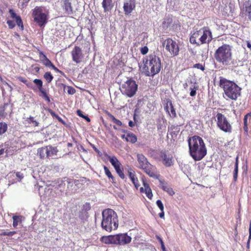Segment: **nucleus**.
Masks as SVG:
<instances>
[{"mask_svg": "<svg viewBox=\"0 0 251 251\" xmlns=\"http://www.w3.org/2000/svg\"><path fill=\"white\" fill-rule=\"evenodd\" d=\"M189 153L195 161H200L207 154V149L203 140L199 136L195 135L188 140Z\"/></svg>", "mask_w": 251, "mask_h": 251, "instance_id": "obj_1", "label": "nucleus"}, {"mask_svg": "<svg viewBox=\"0 0 251 251\" xmlns=\"http://www.w3.org/2000/svg\"><path fill=\"white\" fill-rule=\"evenodd\" d=\"M143 63L142 71L148 76H153L158 74L162 68L161 59L154 53L146 56Z\"/></svg>", "mask_w": 251, "mask_h": 251, "instance_id": "obj_2", "label": "nucleus"}, {"mask_svg": "<svg viewBox=\"0 0 251 251\" xmlns=\"http://www.w3.org/2000/svg\"><path fill=\"white\" fill-rule=\"evenodd\" d=\"M219 86L222 88L224 94L228 98L236 100L241 96V88L235 82L223 77H219Z\"/></svg>", "mask_w": 251, "mask_h": 251, "instance_id": "obj_3", "label": "nucleus"}, {"mask_svg": "<svg viewBox=\"0 0 251 251\" xmlns=\"http://www.w3.org/2000/svg\"><path fill=\"white\" fill-rule=\"evenodd\" d=\"M102 217L101 225L103 229L110 232L118 228L119 220L115 211L110 208L106 209L102 211Z\"/></svg>", "mask_w": 251, "mask_h": 251, "instance_id": "obj_4", "label": "nucleus"}, {"mask_svg": "<svg viewBox=\"0 0 251 251\" xmlns=\"http://www.w3.org/2000/svg\"><path fill=\"white\" fill-rule=\"evenodd\" d=\"M212 40V32L207 26H204L198 30L191 33L190 42L199 46L204 44H209Z\"/></svg>", "mask_w": 251, "mask_h": 251, "instance_id": "obj_5", "label": "nucleus"}, {"mask_svg": "<svg viewBox=\"0 0 251 251\" xmlns=\"http://www.w3.org/2000/svg\"><path fill=\"white\" fill-rule=\"evenodd\" d=\"M214 57L218 63L224 66L229 65L232 58L231 47L223 44L215 50Z\"/></svg>", "mask_w": 251, "mask_h": 251, "instance_id": "obj_6", "label": "nucleus"}, {"mask_svg": "<svg viewBox=\"0 0 251 251\" xmlns=\"http://www.w3.org/2000/svg\"><path fill=\"white\" fill-rule=\"evenodd\" d=\"M155 159L161 162L166 167H170L175 164L174 154L167 150H161L156 153L154 157Z\"/></svg>", "mask_w": 251, "mask_h": 251, "instance_id": "obj_7", "label": "nucleus"}, {"mask_svg": "<svg viewBox=\"0 0 251 251\" xmlns=\"http://www.w3.org/2000/svg\"><path fill=\"white\" fill-rule=\"evenodd\" d=\"M162 46L172 56H176L179 54L180 51L178 44L171 38H167L162 42Z\"/></svg>", "mask_w": 251, "mask_h": 251, "instance_id": "obj_8", "label": "nucleus"}, {"mask_svg": "<svg viewBox=\"0 0 251 251\" xmlns=\"http://www.w3.org/2000/svg\"><path fill=\"white\" fill-rule=\"evenodd\" d=\"M137 89L138 85L135 81L130 78L122 85L121 91L123 94L131 98L135 94Z\"/></svg>", "mask_w": 251, "mask_h": 251, "instance_id": "obj_9", "label": "nucleus"}, {"mask_svg": "<svg viewBox=\"0 0 251 251\" xmlns=\"http://www.w3.org/2000/svg\"><path fill=\"white\" fill-rule=\"evenodd\" d=\"M34 21L41 27H44L48 22L47 15L43 12L42 7L36 6L33 10Z\"/></svg>", "mask_w": 251, "mask_h": 251, "instance_id": "obj_10", "label": "nucleus"}, {"mask_svg": "<svg viewBox=\"0 0 251 251\" xmlns=\"http://www.w3.org/2000/svg\"><path fill=\"white\" fill-rule=\"evenodd\" d=\"M216 124L218 128L225 132L230 133L232 131V126L227 118L221 113L216 115Z\"/></svg>", "mask_w": 251, "mask_h": 251, "instance_id": "obj_11", "label": "nucleus"}, {"mask_svg": "<svg viewBox=\"0 0 251 251\" xmlns=\"http://www.w3.org/2000/svg\"><path fill=\"white\" fill-rule=\"evenodd\" d=\"M115 245L125 246L129 244L131 241V237L127 233H119L114 235Z\"/></svg>", "mask_w": 251, "mask_h": 251, "instance_id": "obj_12", "label": "nucleus"}, {"mask_svg": "<svg viewBox=\"0 0 251 251\" xmlns=\"http://www.w3.org/2000/svg\"><path fill=\"white\" fill-rule=\"evenodd\" d=\"M141 170L151 177L159 179L160 177V175L158 173L156 166L152 165L150 163L143 167Z\"/></svg>", "mask_w": 251, "mask_h": 251, "instance_id": "obj_13", "label": "nucleus"}, {"mask_svg": "<svg viewBox=\"0 0 251 251\" xmlns=\"http://www.w3.org/2000/svg\"><path fill=\"white\" fill-rule=\"evenodd\" d=\"M33 82L36 85L35 87L37 88V91L38 90L40 92L39 96L43 98L48 102H50V98L49 97L46 90L43 87V81L39 79H35L33 80Z\"/></svg>", "mask_w": 251, "mask_h": 251, "instance_id": "obj_14", "label": "nucleus"}, {"mask_svg": "<svg viewBox=\"0 0 251 251\" xmlns=\"http://www.w3.org/2000/svg\"><path fill=\"white\" fill-rule=\"evenodd\" d=\"M72 60L76 63H80L83 59L84 55L81 49L78 46H75L71 51Z\"/></svg>", "mask_w": 251, "mask_h": 251, "instance_id": "obj_15", "label": "nucleus"}, {"mask_svg": "<svg viewBox=\"0 0 251 251\" xmlns=\"http://www.w3.org/2000/svg\"><path fill=\"white\" fill-rule=\"evenodd\" d=\"M136 7L135 0H126L124 3L123 9L126 15L130 14Z\"/></svg>", "mask_w": 251, "mask_h": 251, "instance_id": "obj_16", "label": "nucleus"}, {"mask_svg": "<svg viewBox=\"0 0 251 251\" xmlns=\"http://www.w3.org/2000/svg\"><path fill=\"white\" fill-rule=\"evenodd\" d=\"M240 16L242 17H248V19L251 20V1L248 0L246 1L243 5V8L241 9Z\"/></svg>", "mask_w": 251, "mask_h": 251, "instance_id": "obj_17", "label": "nucleus"}, {"mask_svg": "<svg viewBox=\"0 0 251 251\" xmlns=\"http://www.w3.org/2000/svg\"><path fill=\"white\" fill-rule=\"evenodd\" d=\"M60 5L64 13L70 15L73 13V7L70 0H60Z\"/></svg>", "mask_w": 251, "mask_h": 251, "instance_id": "obj_18", "label": "nucleus"}, {"mask_svg": "<svg viewBox=\"0 0 251 251\" xmlns=\"http://www.w3.org/2000/svg\"><path fill=\"white\" fill-rule=\"evenodd\" d=\"M164 109L171 118H174L176 117L175 109L174 107L172 101L170 99L166 100Z\"/></svg>", "mask_w": 251, "mask_h": 251, "instance_id": "obj_19", "label": "nucleus"}, {"mask_svg": "<svg viewBox=\"0 0 251 251\" xmlns=\"http://www.w3.org/2000/svg\"><path fill=\"white\" fill-rule=\"evenodd\" d=\"M143 185L144 188L141 187L140 191L141 193H145L146 196L150 200L152 198L153 195L152 193V190L150 187L149 184L146 181L144 178H142Z\"/></svg>", "mask_w": 251, "mask_h": 251, "instance_id": "obj_20", "label": "nucleus"}, {"mask_svg": "<svg viewBox=\"0 0 251 251\" xmlns=\"http://www.w3.org/2000/svg\"><path fill=\"white\" fill-rule=\"evenodd\" d=\"M160 186L161 189L167 192L170 196H173L175 195V192L173 188L164 180L160 179V178L158 179Z\"/></svg>", "mask_w": 251, "mask_h": 251, "instance_id": "obj_21", "label": "nucleus"}, {"mask_svg": "<svg viewBox=\"0 0 251 251\" xmlns=\"http://www.w3.org/2000/svg\"><path fill=\"white\" fill-rule=\"evenodd\" d=\"M137 160L138 164V167L141 170L150 163L147 157L142 153L137 154Z\"/></svg>", "mask_w": 251, "mask_h": 251, "instance_id": "obj_22", "label": "nucleus"}, {"mask_svg": "<svg viewBox=\"0 0 251 251\" xmlns=\"http://www.w3.org/2000/svg\"><path fill=\"white\" fill-rule=\"evenodd\" d=\"M101 5L104 13L110 12L114 6V1L113 0H102Z\"/></svg>", "mask_w": 251, "mask_h": 251, "instance_id": "obj_23", "label": "nucleus"}, {"mask_svg": "<svg viewBox=\"0 0 251 251\" xmlns=\"http://www.w3.org/2000/svg\"><path fill=\"white\" fill-rule=\"evenodd\" d=\"M9 12L11 17L12 19H15L17 25L20 28L21 30H23L24 29V25L20 16L17 15L14 11L12 9H9Z\"/></svg>", "mask_w": 251, "mask_h": 251, "instance_id": "obj_24", "label": "nucleus"}, {"mask_svg": "<svg viewBox=\"0 0 251 251\" xmlns=\"http://www.w3.org/2000/svg\"><path fill=\"white\" fill-rule=\"evenodd\" d=\"M100 241L105 244H113L115 245V236L114 235H110L108 236H103L100 238Z\"/></svg>", "mask_w": 251, "mask_h": 251, "instance_id": "obj_25", "label": "nucleus"}, {"mask_svg": "<svg viewBox=\"0 0 251 251\" xmlns=\"http://www.w3.org/2000/svg\"><path fill=\"white\" fill-rule=\"evenodd\" d=\"M58 151L57 147L47 146L48 158L57 155Z\"/></svg>", "mask_w": 251, "mask_h": 251, "instance_id": "obj_26", "label": "nucleus"}, {"mask_svg": "<svg viewBox=\"0 0 251 251\" xmlns=\"http://www.w3.org/2000/svg\"><path fill=\"white\" fill-rule=\"evenodd\" d=\"M47 152V146L39 148L37 151V154L41 159H44L46 157L48 158Z\"/></svg>", "mask_w": 251, "mask_h": 251, "instance_id": "obj_27", "label": "nucleus"}, {"mask_svg": "<svg viewBox=\"0 0 251 251\" xmlns=\"http://www.w3.org/2000/svg\"><path fill=\"white\" fill-rule=\"evenodd\" d=\"M18 79L20 81L24 83L28 88H31L34 92L37 91V88L33 86L32 83L28 82L25 78L22 76H19Z\"/></svg>", "mask_w": 251, "mask_h": 251, "instance_id": "obj_28", "label": "nucleus"}, {"mask_svg": "<svg viewBox=\"0 0 251 251\" xmlns=\"http://www.w3.org/2000/svg\"><path fill=\"white\" fill-rule=\"evenodd\" d=\"M137 140L136 136L132 132H128L126 135V140L128 142L133 144L137 141Z\"/></svg>", "mask_w": 251, "mask_h": 251, "instance_id": "obj_29", "label": "nucleus"}, {"mask_svg": "<svg viewBox=\"0 0 251 251\" xmlns=\"http://www.w3.org/2000/svg\"><path fill=\"white\" fill-rule=\"evenodd\" d=\"M106 114L110 118L112 121L116 124L117 126H122V123L119 120L116 119L112 114H111L109 112L106 111Z\"/></svg>", "mask_w": 251, "mask_h": 251, "instance_id": "obj_30", "label": "nucleus"}, {"mask_svg": "<svg viewBox=\"0 0 251 251\" xmlns=\"http://www.w3.org/2000/svg\"><path fill=\"white\" fill-rule=\"evenodd\" d=\"M108 157L109 159L110 162L115 169L121 166V163L115 156L110 157V156H108Z\"/></svg>", "mask_w": 251, "mask_h": 251, "instance_id": "obj_31", "label": "nucleus"}, {"mask_svg": "<svg viewBox=\"0 0 251 251\" xmlns=\"http://www.w3.org/2000/svg\"><path fill=\"white\" fill-rule=\"evenodd\" d=\"M25 124L28 125H31V126L35 127L39 126V123L34 120V118L32 116H29L25 120Z\"/></svg>", "mask_w": 251, "mask_h": 251, "instance_id": "obj_32", "label": "nucleus"}, {"mask_svg": "<svg viewBox=\"0 0 251 251\" xmlns=\"http://www.w3.org/2000/svg\"><path fill=\"white\" fill-rule=\"evenodd\" d=\"M238 157L237 156L236 158L235 165H234V170L233 173V180L235 182L237 181L238 177Z\"/></svg>", "mask_w": 251, "mask_h": 251, "instance_id": "obj_33", "label": "nucleus"}, {"mask_svg": "<svg viewBox=\"0 0 251 251\" xmlns=\"http://www.w3.org/2000/svg\"><path fill=\"white\" fill-rule=\"evenodd\" d=\"M13 226L16 228L18 225L19 223H22V216H13Z\"/></svg>", "mask_w": 251, "mask_h": 251, "instance_id": "obj_34", "label": "nucleus"}, {"mask_svg": "<svg viewBox=\"0 0 251 251\" xmlns=\"http://www.w3.org/2000/svg\"><path fill=\"white\" fill-rule=\"evenodd\" d=\"M251 117V112L247 113L244 118V126L243 128L245 131L248 132V118L249 117Z\"/></svg>", "mask_w": 251, "mask_h": 251, "instance_id": "obj_35", "label": "nucleus"}, {"mask_svg": "<svg viewBox=\"0 0 251 251\" xmlns=\"http://www.w3.org/2000/svg\"><path fill=\"white\" fill-rule=\"evenodd\" d=\"M7 125L4 122H0V135L4 134L7 130Z\"/></svg>", "mask_w": 251, "mask_h": 251, "instance_id": "obj_36", "label": "nucleus"}, {"mask_svg": "<svg viewBox=\"0 0 251 251\" xmlns=\"http://www.w3.org/2000/svg\"><path fill=\"white\" fill-rule=\"evenodd\" d=\"M44 78L46 79L48 83H49L51 82V81L52 80L53 76H52L50 72H46L44 75Z\"/></svg>", "mask_w": 251, "mask_h": 251, "instance_id": "obj_37", "label": "nucleus"}, {"mask_svg": "<svg viewBox=\"0 0 251 251\" xmlns=\"http://www.w3.org/2000/svg\"><path fill=\"white\" fill-rule=\"evenodd\" d=\"M116 171V172L119 176L123 179H124L125 177L124 173L123 172V169L122 168H121V166H120L118 167H117L116 169H115Z\"/></svg>", "mask_w": 251, "mask_h": 251, "instance_id": "obj_38", "label": "nucleus"}, {"mask_svg": "<svg viewBox=\"0 0 251 251\" xmlns=\"http://www.w3.org/2000/svg\"><path fill=\"white\" fill-rule=\"evenodd\" d=\"M104 170L105 174L107 176V177L109 178H111L112 179V180L114 181V178L113 176L111 174V173L110 171H109V170L108 169V168L106 166H104Z\"/></svg>", "mask_w": 251, "mask_h": 251, "instance_id": "obj_39", "label": "nucleus"}, {"mask_svg": "<svg viewBox=\"0 0 251 251\" xmlns=\"http://www.w3.org/2000/svg\"><path fill=\"white\" fill-rule=\"evenodd\" d=\"M17 232L16 231H9V232H6V231H3L1 233H0V236H12L14 234H16Z\"/></svg>", "mask_w": 251, "mask_h": 251, "instance_id": "obj_40", "label": "nucleus"}, {"mask_svg": "<svg viewBox=\"0 0 251 251\" xmlns=\"http://www.w3.org/2000/svg\"><path fill=\"white\" fill-rule=\"evenodd\" d=\"M131 180L133 184H134V186L136 187V188L138 189L140 186V184H139L137 176L135 177L134 178H131Z\"/></svg>", "mask_w": 251, "mask_h": 251, "instance_id": "obj_41", "label": "nucleus"}, {"mask_svg": "<svg viewBox=\"0 0 251 251\" xmlns=\"http://www.w3.org/2000/svg\"><path fill=\"white\" fill-rule=\"evenodd\" d=\"M193 67L195 68H197L198 69H200L201 71H204L205 70L204 66L200 63H197V64H194Z\"/></svg>", "mask_w": 251, "mask_h": 251, "instance_id": "obj_42", "label": "nucleus"}, {"mask_svg": "<svg viewBox=\"0 0 251 251\" xmlns=\"http://www.w3.org/2000/svg\"><path fill=\"white\" fill-rule=\"evenodd\" d=\"M67 92L70 95H73L75 93V90L72 86H67Z\"/></svg>", "mask_w": 251, "mask_h": 251, "instance_id": "obj_43", "label": "nucleus"}, {"mask_svg": "<svg viewBox=\"0 0 251 251\" xmlns=\"http://www.w3.org/2000/svg\"><path fill=\"white\" fill-rule=\"evenodd\" d=\"M6 23L10 29H13L15 26L14 22L12 20H8Z\"/></svg>", "mask_w": 251, "mask_h": 251, "instance_id": "obj_44", "label": "nucleus"}, {"mask_svg": "<svg viewBox=\"0 0 251 251\" xmlns=\"http://www.w3.org/2000/svg\"><path fill=\"white\" fill-rule=\"evenodd\" d=\"M156 205H157V206L158 207V208H159V209L160 210V211H163L164 210V206H163V204L162 202V201H161V200H158L156 201Z\"/></svg>", "mask_w": 251, "mask_h": 251, "instance_id": "obj_45", "label": "nucleus"}, {"mask_svg": "<svg viewBox=\"0 0 251 251\" xmlns=\"http://www.w3.org/2000/svg\"><path fill=\"white\" fill-rule=\"evenodd\" d=\"M149 51V49L148 47L144 46L143 47H142L140 49V52L143 55L146 54Z\"/></svg>", "mask_w": 251, "mask_h": 251, "instance_id": "obj_46", "label": "nucleus"}, {"mask_svg": "<svg viewBox=\"0 0 251 251\" xmlns=\"http://www.w3.org/2000/svg\"><path fill=\"white\" fill-rule=\"evenodd\" d=\"M39 57L41 62H42L43 60H45L47 58V56L42 51H39Z\"/></svg>", "mask_w": 251, "mask_h": 251, "instance_id": "obj_47", "label": "nucleus"}, {"mask_svg": "<svg viewBox=\"0 0 251 251\" xmlns=\"http://www.w3.org/2000/svg\"><path fill=\"white\" fill-rule=\"evenodd\" d=\"M128 174L129 177L130 178V179L136 176L135 172L132 170H128Z\"/></svg>", "mask_w": 251, "mask_h": 251, "instance_id": "obj_48", "label": "nucleus"}, {"mask_svg": "<svg viewBox=\"0 0 251 251\" xmlns=\"http://www.w3.org/2000/svg\"><path fill=\"white\" fill-rule=\"evenodd\" d=\"M51 61L50 60L47 58L45 60H43L42 63L46 67L49 66V65H51Z\"/></svg>", "mask_w": 251, "mask_h": 251, "instance_id": "obj_49", "label": "nucleus"}, {"mask_svg": "<svg viewBox=\"0 0 251 251\" xmlns=\"http://www.w3.org/2000/svg\"><path fill=\"white\" fill-rule=\"evenodd\" d=\"M191 92L190 93V95L191 97H194L197 94V88L195 87H194V88H190Z\"/></svg>", "mask_w": 251, "mask_h": 251, "instance_id": "obj_50", "label": "nucleus"}, {"mask_svg": "<svg viewBox=\"0 0 251 251\" xmlns=\"http://www.w3.org/2000/svg\"><path fill=\"white\" fill-rule=\"evenodd\" d=\"M16 176L19 178L20 180H21L23 177H24V175H23V174L20 172H18L16 173Z\"/></svg>", "mask_w": 251, "mask_h": 251, "instance_id": "obj_51", "label": "nucleus"}, {"mask_svg": "<svg viewBox=\"0 0 251 251\" xmlns=\"http://www.w3.org/2000/svg\"><path fill=\"white\" fill-rule=\"evenodd\" d=\"M56 119H57L59 122H61L63 125H65V122L58 115L56 116Z\"/></svg>", "mask_w": 251, "mask_h": 251, "instance_id": "obj_52", "label": "nucleus"}, {"mask_svg": "<svg viewBox=\"0 0 251 251\" xmlns=\"http://www.w3.org/2000/svg\"><path fill=\"white\" fill-rule=\"evenodd\" d=\"M56 119H57L59 122H61L63 125H65V122L58 115L56 116Z\"/></svg>", "mask_w": 251, "mask_h": 251, "instance_id": "obj_53", "label": "nucleus"}, {"mask_svg": "<svg viewBox=\"0 0 251 251\" xmlns=\"http://www.w3.org/2000/svg\"><path fill=\"white\" fill-rule=\"evenodd\" d=\"M56 119H57L59 122H61L63 125H65V122L58 115L56 116Z\"/></svg>", "mask_w": 251, "mask_h": 251, "instance_id": "obj_54", "label": "nucleus"}, {"mask_svg": "<svg viewBox=\"0 0 251 251\" xmlns=\"http://www.w3.org/2000/svg\"><path fill=\"white\" fill-rule=\"evenodd\" d=\"M76 113L77 115L80 117L83 118L84 116V115L82 114V112L80 110H77L76 111Z\"/></svg>", "mask_w": 251, "mask_h": 251, "instance_id": "obj_55", "label": "nucleus"}, {"mask_svg": "<svg viewBox=\"0 0 251 251\" xmlns=\"http://www.w3.org/2000/svg\"><path fill=\"white\" fill-rule=\"evenodd\" d=\"M249 237V240H251V221L250 222Z\"/></svg>", "mask_w": 251, "mask_h": 251, "instance_id": "obj_56", "label": "nucleus"}, {"mask_svg": "<svg viewBox=\"0 0 251 251\" xmlns=\"http://www.w3.org/2000/svg\"><path fill=\"white\" fill-rule=\"evenodd\" d=\"M159 216L161 218H164V210L161 211V212L159 214Z\"/></svg>", "mask_w": 251, "mask_h": 251, "instance_id": "obj_57", "label": "nucleus"}, {"mask_svg": "<svg viewBox=\"0 0 251 251\" xmlns=\"http://www.w3.org/2000/svg\"><path fill=\"white\" fill-rule=\"evenodd\" d=\"M50 113L51 114V115L53 117H55L56 118V116H58V115H57L56 114H55V113L54 112H53L52 110H50Z\"/></svg>", "mask_w": 251, "mask_h": 251, "instance_id": "obj_58", "label": "nucleus"}, {"mask_svg": "<svg viewBox=\"0 0 251 251\" xmlns=\"http://www.w3.org/2000/svg\"><path fill=\"white\" fill-rule=\"evenodd\" d=\"M246 42H247V47L251 50V43L249 41H247Z\"/></svg>", "mask_w": 251, "mask_h": 251, "instance_id": "obj_59", "label": "nucleus"}, {"mask_svg": "<svg viewBox=\"0 0 251 251\" xmlns=\"http://www.w3.org/2000/svg\"><path fill=\"white\" fill-rule=\"evenodd\" d=\"M250 241L251 240H249V238H248L247 243V248L249 249L250 248Z\"/></svg>", "mask_w": 251, "mask_h": 251, "instance_id": "obj_60", "label": "nucleus"}, {"mask_svg": "<svg viewBox=\"0 0 251 251\" xmlns=\"http://www.w3.org/2000/svg\"><path fill=\"white\" fill-rule=\"evenodd\" d=\"M128 125L130 127H133L134 126V124L132 121H130L128 123Z\"/></svg>", "mask_w": 251, "mask_h": 251, "instance_id": "obj_61", "label": "nucleus"}, {"mask_svg": "<svg viewBox=\"0 0 251 251\" xmlns=\"http://www.w3.org/2000/svg\"><path fill=\"white\" fill-rule=\"evenodd\" d=\"M161 249L163 251H166V248H165L164 243H162V244H161Z\"/></svg>", "mask_w": 251, "mask_h": 251, "instance_id": "obj_62", "label": "nucleus"}, {"mask_svg": "<svg viewBox=\"0 0 251 251\" xmlns=\"http://www.w3.org/2000/svg\"><path fill=\"white\" fill-rule=\"evenodd\" d=\"M84 119H85L87 122H90V119L87 116H85L83 117Z\"/></svg>", "mask_w": 251, "mask_h": 251, "instance_id": "obj_63", "label": "nucleus"}, {"mask_svg": "<svg viewBox=\"0 0 251 251\" xmlns=\"http://www.w3.org/2000/svg\"><path fill=\"white\" fill-rule=\"evenodd\" d=\"M40 68L38 67H36L34 68V70H35V71L36 72V73H39V71H40Z\"/></svg>", "mask_w": 251, "mask_h": 251, "instance_id": "obj_64", "label": "nucleus"}]
</instances>
